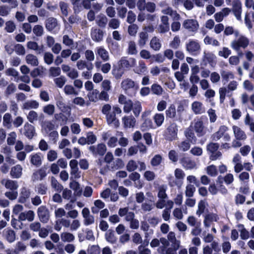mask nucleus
<instances>
[{"mask_svg": "<svg viewBox=\"0 0 254 254\" xmlns=\"http://www.w3.org/2000/svg\"><path fill=\"white\" fill-rule=\"evenodd\" d=\"M102 112L106 116L107 122L109 125H113L115 127H119L120 122L116 117V114L122 113V111L120 107L114 106L112 110L110 105L105 104L102 107Z\"/></svg>", "mask_w": 254, "mask_h": 254, "instance_id": "f257e3e1", "label": "nucleus"}, {"mask_svg": "<svg viewBox=\"0 0 254 254\" xmlns=\"http://www.w3.org/2000/svg\"><path fill=\"white\" fill-rule=\"evenodd\" d=\"M235 34L238 38L231 42L230 46L234 50L239 54L241 49H245L248 47L250 40L244 35H239L238 31H235Z\"/></svg>", "mask_w": 254, "mask_h": 254, "instance_id": "f03ea898", "label": "nucleus"}, {"mask_svg": "<svg viewBox=\"0 0 254 254\" xmlns=\"http://www.w3.org/2000/svg\"><path fill=\"white\" fill-rule=\"evenodd\" d=\"M121 87L125 93L129 96H134L139 88L138 85L129 78L122 80Z\"/></svg>", "mask_w": 254, "mask_h": 254, "instance_id": "7ed1b4c3", "label": "nucleus"}, {"mask_svg": "<svg viewBox=\"0 0 254 254\" xmlns=\"http://www.w3.org/2000/svg\"><path fill=\"white\" fill-rule=\"evenodd\" d=\"M175 178L172 176L168 177V181L171 186H177L179 188L182 187L185 177L184 171L180 169L177 168L174 171Z\"/></svg>", "mask_w": 254, "mask_h": 254, "instance_id": "20e7f679", "label": "nucleus"}, {"mask_svg": "<svg viewBox=\"0 0 254 254\" xmlns=\"http://www.w3.org/2000/svg\"><path fill=\"white\" fill-rule=\"evenodd\" d=\"M182 27L191 35H194L197 32L199 25L196 19L189 18L184 20Z\"/></svg>", "mask_w": 254, "mask_h": 254, "instance_id": "39448f33", "label": "nucleus"}, {"mask_svg": "<svg viewBox=\"0 0 254 254\" xmlns=\"http://www.w3.org/2000/svg\"><path fill=\"white\" fill-rule=\"evenodd\" d=\"M228 130V127L227 126L225 125L220 126L218 130L212 134V140L217 141L223 137L224 141H229L231 139V136L230 134L227 133Z\"/></svg>", "mask_w": 254, "mask_h": 254, "instance_id": "423d86ee", "label": "nucleus"}, {"mask_svg": "<svg viewBox=\"0 0 254 254\" xmlns=\"http://www.w3.org/2000/svg\"><path fill=\"white\" fill-rule=\"evenodd\" d=\"M186 49L190 54L196 56L200 53L201 47L197 40L190 39L186 43Z\"/></svg>", "mask_w": 254, "mask_h": 254, "instance_id": "0eeeda50", "label": "nucleus"}, {"mask_svg": "<svg viewBox=\"0 0 254 254\" xmlns=\"http://www.w3.org/2000/svg\"><path fill=\"white\" fill-rule=\"evenodd\" d=\"M127 170L129 172L135 171L139 168V171H142L145 170L146 165L144 162L140 161H135L133 160H129L127 164Z\"/></svg>", "mask_w": 254, "mask_h": 254, "instance_id": "6e6552de", "label": "nucleus"}, {"mask_svg": "<svg viewBox=\"0 0 254 254\" xmlns=\"http://www.w3.org/2000/svg\"><path fill=\"white\" fill-rule=\"evenodd\" d=\"M118 102L120 104L124 105L123 110L125 113H128L131 111L133 103L126 96L123 94L120 95Z\"/></svg>", "mask_w": 254, "mask_h": 254, "instance_id": "1a4fd4ad", "label": "nucleus"}, {"mask_svg": "<svg viewBox=\"0 0 254 254\" xmlns=\"http://www.w3.org/2000/svg\"><path fill=\"white\" fill-rule=\"evenodd\" d=\"M102 137L103 140H108L107 144L109 147L113 148L116 146L118 141V138L116 136H112L110 131L103 132Z\"/></svg>", "mask_w": 254, "mask_h": 254, "instance_id": "9d476101", "label": "nucleus"}, {"mask_svg": "<svg viewBox=\"0 0 254 254\" xmlns=\"http://www.w3.org/2000/svg\"><path fill=\"white\" fill-rule=\"evenodd\" d=\"M178 127L176 124H171L167 129L166 132V139L172 141L177 138Z\"/></svg>", "mask_w": 254, "mask_h": 254, "instance_id": "9b49d317", "label": "nucleus"}, {"mask_svg": "<svg viewBox=\"0 0 254 254\" xmlns=\"http://www.w3.org/2000/svg\"><path fill=\"white\" fill-rule=\"evenodd\" d=\"M136 64V61L134 58H130L127 59L126 57H122L119 62V65L120 68H130L134 67Z\"/></svg>", "mask_w": 254, "mask_h": 254, "instance_id": "f8f14e48", "label": "nucleus"}, {"mask_svg": "<svg viewBox=\"0 0 254 254\" xmlns=\"http://www.w3.org/2000/svg\"><path fill=\"white\" fill-rule=\"evenodd\" d=\"M233 135L237 140L245 141L247 138L245 132L239 127L234 125L232 127Z\"/></svg>", "mask_w": 254, "mask_h": 254, "instance_id": "ddd939ff", "label": "nucleus"}, {"mask_svg": "<svg viewBox=\"0 0 254 254\" xmlns=\"http://www.w3.org/2000/svg\"><path fill=\"white\" fill-rule=\"evenodd\" d=\"M232 11L238 20H241L242 3L239 0H235L232 2Z\"/></svg>", "mask_w": 254, "mask_h": 254, "instance_id": "4468645a", "label": "nucleus"}, {"mask_svg": "<svg viewBox=\"0 0 254 254\" xmlns=\"http://www.w3.org/2000/svg\"><path fill=\"white\" fill-rule=\"evenodd\" d=\"M89 149L94 155H103L106 151L107 148L105 144L100 143L97 146H90Z\"/></svg>", "mask_w": 254, "mask_h": 254, "instance_id": "2eb2a0df", "label": "nucleus"}, {"mask_svg": "<svg viewBox=\"0 0 254 254\" xmlns=\"http://www.w3.org/2000/svg\"><path fill=\"white\" fill-rule=\"evenodd\" d=\"M38 215L40 221L43 223H47L50 217L48 210L46 207L41 206L38 209Z\"/></svg>", "mask_w": 254, "mask_h": 254, "instance_id": "dca6fc26", "label": "nucleus"}, {"mask_svg": "<svg viewBox=\"0 0 254 254\" xmlns=\"http://www.w3.org/2000/svg\"><path fill=\"white\" fill-rule=\"evenodd\" d=\"M122 122L126 128H133L136 123V119L132 116H125L122 118Z\"/></svg>", "mask_w": 254, "mask_h": 254, "instance_id": "f3484780", "label": "nucleus"}, {"mask_svg": "<svg viewBox=\"0 0 254 254\" xmlns=\"http://www.w3.org/2000/svg\"><path fill=\"white\" fill-rule=\"evenodd\" d=\"M169 18L168 16L163 15L161 17V24L158 27V31L160 33H163L168 32L170 29L169 24L168 22Z\"/></svg>", "mask_w": 254, "mask_h": 254, "instance_id": "a211bd4d", "label": "nucleus"}, {"mask_svg": "<svg viewBox=\"0 0 254 254\" xmlns=\"http://www.w3.org/2000/svg\"><path fill=\"white\" fill-rule=\"evenodd\" d=\"M35 218V213L32 210H28L21 212L18 216L19 220L21 221H24L27 220L31 222L34 220Z\"/></svg>", "mask_w": 254, "mask_h": 254, "instance_id": "6ab92c4d", "label": "nucleus"}, {"mask_svg": "<svg viewBox=\"0 0 254 254\" xmlns=\"http://www.w3.org/2000/svg\"><path fill=\"white\" fill-rule=\"evenodd\" d=\"M181 164L186 170H191L196 168L195 162L188 157L183 158L181 160Z\"/></svg>", "mask_w": 254, "mask_h": 254, "instance_id": "aec40b11", "label": "nucleus"}, {"mask_svg": "<svg viewBox=\"0 0 254 254\" xmlns=\"http://www.w3.org/2000/svg\"><path fill=\"white\" fill-rule=\"evenodd\" d=\"M104 33L102 30L97 28H92L91 30V37L95 42H100L103 40Z\"/></svg>", "mask_w": 254, "mask_h": 254, "instance_id": "412c9836", "label": "nucleus"}, {"mask_svg": "<svg viewBox=\"0 0 254 254\" xmlns=\"http://www.w3.org/2000/svg\"><path fill=\"white\" fill-rule=\"evenodd\" d=\"M97 55L104 62H107L110 59L109 52L103 47H98L96 48Z\"/></svg>", "mask_w": 254, "mask_h": 254, "instance_id": "4be33fe9", "label": "nucleus"}, {"mask_svg": "<svg viewBox=\"0 0 254 254\" xmlns=\"http://www.w3.org/2000/svg\"><path fill=\"white\" fill-rule=\"evenodd\" d=\"M191 108L195 114H201L205 112V108L199 101H194L191 105Z\"/></svg>", "mask_w": 254, "mask_h": 254, "instance_id": "5701e85b", "label": "nucleus"}, {"mask_svg": "<svg viewBox=\"0 0 254 254\" xmlns=\"http://www.w3.org/2000/svg\"><path fill=\"white\" fill-rule=\"evenodd\" d=\"M23 133L28 138H32L35 134L34 127L26 123L23 128Z\"/></svg>", "mask_w": 254, "mask_h": 254, "instance_id": "b1692460", "label": "nucleus"}, {"mask_svg": "<svg viewBox=\"0 0 254 254\" xmlns=\"http://www.w3.org/2000/svg\"><path fill=\"white\" fill-rule=\"evenodd\" d=\"M47 175L45 169L41 168L34 172L31 177V180L33 182H36L39 180H42Z\"/></svg>", "mask_w": 254, "mask_h": 254, "instance_id": "393cba45", "label": "nucleus"}, {"mask_svg": "<svg viewBox=\"0 0 254 254\" xmlns=\"http://www.w3.org/2000/svg\"><path fill=\"white\" fill-rule=\"evenodd\" d=\"M22 170L23 168L20 165H16L11 168L10 174L13 178H19L22 175Z\"/></svg>", "mask_w": 254, "mask_h": 254, "instance_id": "a878e982", "label": "nucleus"}, {"mask_svg": "<svg viewBox=\"0 0 254 254\" xmlns=\"http://www.w3.org/2000/svg\"><path fill=\"white\" fill-rule=\"evenodd\" d=\"M230 12L231 9L226 7L224 8L221 11L217 12L214 16L216 21L217 22H221L224 17L228 16Z\"/></svg>", "mask_w": 254, "mask_h": 254, "instance_id": "bb28decb", "label": "nucleus"}, {"mask_svg": "<svg viewBox=\"0 0 254 254\" xmlns=\"http://www.w3.org/2000/svg\"><path fill=\"white\" fill-rule=\"evenodd\" d=\"M1 183L7 189H10L11 190H16L18 188L17 182L15 181L8 179H3L1 181Z\"/></svg>", "mask_w": 254, "mask_h": 254, "instance_id": "cd10ccee", "label": "nucleus"}, {"mask_svg": "<svg viewBox=\"0 0 254 254\" xmlns=\"http://www.w3.org/2000/svg\"><path fill=\"white\" fill-rule=\"evenodd\" d=\"M30 195V191L29 189L25 187L21 188L20 192V196L18 201L21 203H24Z\"/></svg>", "mask_w": 254, "mask_h": 254, "instance_id": "c85d7f7f", "label": "nucleus"}, {"mask_svg": "<svg viewBox=\"0 0 254 254\" xmlns=\"http://www.w3.org/2000/svg\"><path fill=\"white\" fill-rule=\"evenodd\" d=\"M162 13L164 14L169 15L173 19L178 20L180 18V15L176 11L172 9V8L168 7L162 10Z\"/></svg>", "mask_w": 254, "mask_h": 254, "instance_id": "c756f323", "label": "nucleus"}, {"mask_svg": "<svg viewBox=\"0 0 254 254\" xmlns=\"http://www.w3.org/2000/svg\"><path fill=\"white\" fill-rule=\"evenodd\" d=\"M76 66L79 70H83L86 68L88 70L91 71L93 68V65L92 63H87L83 60L78 61L76 63Z\"/></svg>", "mask_w": 254, "mask_h": 254, "instance_id": "7c9ffc66", "label": "nucleus"}, {"mask_svg": "<svg viewBox=\"0 0 254 254\" xmlns=\"http://www.w3.org/2000/svg\"><path fill=\"white\" fill-rule=\"evenodd\" d=\"M30 162L32 164L37 167L42 164V157L40 154L35 153L30 156Z\"/></svg>", "mask_w": 254, "mask_h": 254, "instance_id": "2f4dec72", "label": "nucleus"}, {"mask_svg": "<svg viewBox=\"0 0 254 254\" xmlns=\"http://www.w3.org/2000/svg\"><path fill=\"white\" fill-rule=\"evenodd\" d=\"M194 129L199 136H202L204 134V126L202 121L198 120L194 123Z\"/></svg>", "mask_w": 254, "mask_h": 254, "instance_id": "473e14b6", "label": "nucleus"}, {"mask_svg": "<svg viewBox=\"0 0 254 254\" xmlns=\"http://www.w3.org/2000/svg\"><path fill=\"white\" fill-rule=\"evenodd\" d=\"M106 240L111 244H116L117 242V237L114 232L109 230L106 232L105 235Z\"/></svg>", "mask_w": 254, "mask_h": 254, "instance_id": "72a5a7b5", "label": "nucleus"}, {"mask_svg": "<svg viewBox=\"0 0 254 254\" xmlns=\"http://www.w3.org/2000/svg\"><path fill=\"white\" fill-rule=\"evenodd\" d=\"M39 106V103L35 100H29L25 102L22 105V109L29 110L31 109H37Z\"/></svg>", "mask_w": 254, "mask_h": 254, "instance_id": "f704fd0d", "label": "nucleus"}, {"mask_svg": "<svg viewBox=\"0 0 254 254\" xmlns=\"http://www.w3.org/2000/svg\"><path fill=\"white\" fill-rule=\"evenodd\" d=\"M5 238L9 242H13L15 239V235L14 232L9 229H5L3 232Z\"/></svg>", "mask_w": 254, "mask_h": 254, "instance_id": "c9c22d12", "label": "nucleus"}, {"mask_svg": "<svg viewBox=\"0 0 254 254\" xmlns=\"http://www.w3.org/2000/svg\"><path fill=\"white\" fill-rule=\"evenodd\" d=\"M147 66L145 63L142 61H140L138 62V66L133 68V71L137 74H141L147 71Z\"/></svg>", "mask_w": 254, "mask_h": 254, "instance_id": "e433bc0d", "label": "nucleus"}, {"mask_svg": "<svg viewBox=\"0 0 254 254\" xmlns=\"http://www.w3.org/2000/svg\"><path fill=\"white\" fill-rule=\"evenodd\" d=\"M27 47L28 49L35 51L39 54L43 52V46L40 47L36 42L29 41L27 42Z\"/></svg>", "mask_w": 254, "mask_h": 254, "instance_id": "4c0bfd02", "label": "nucleus"}, {"mask_svg": "<svg viewBox=\"0 0 254 254\" xmlns=\"http://www.w3.org/2000/svg\"><path fill=\"white\" fill-rule=\"evenodd\" d=\"M150 47L154 51H159L161 48V43L160 40L156 37L152 38L150 42Z\"/></svg>", "mask_w": 254, "mask_h": 254, "instance_id": "58836bf2", "label": "nucleus"}, {"mask_svg": "<svg viewBox=\"0 0 254 254\" xmlns=\"http://www.w3.org/2000/svg\"><path fill=\"white\" fill-rule=\"evenodd\" d=\"M97 24L100 27H105L107 22L108 19L107 17L103 14H100L97 16L96 19Z\"/></svg>", "mask_w": 254, "mask_h": 254, "instance_id": "ea45409f", "label": "nucleus"}, {"mask_svg": "<svg viewBox=\"0 0 254 254\" xmlns=\"http://www.w3.org/2000/svg\"><path fill=\"white\" fill-rule=\"evenodd\" d=\"M61 239L63 242H71L74 241V235L69 232H63L61 234Z\"/></svg>", "mask_w": 254, "mask_h": 254, "instance_id": "a19ab883", "label": "nucleus"}, {"mask_svg": "<svg viewBox=\"0 0 254 254\" xmlns=\"http://www.w3.org/2000/svg\"><path fill=\"white\" fill-rule=\"evenodd\" d=\"M27 64L32 66H37L38 64V60L36 56L32 54H28L25 58Z\"/></svg>", "mask_w": 254, "mask_h": 254, "instance_id": "79ce46f5", "label": "nucleus"}, {"mask_svg": "<svg viewBox=\"0 0 254 254\" xmlns=\"http://www.w3.org/2000/svg\"><path fill=\"white\" fill-rule=\"evenodd\" d=\"M127 53L129 55H136L137 53L136 45L135 42L130 41L128 43Z\"/></svg>", "mask_w": 254, "mask_h": 254, "instance_id": "37998d69", "label": "nucleus"}, {"mask_svg": "<svg viewBox=\"0 0 254 254\" xmlns=\"http://www.w3.org/2000/svg\"><path fill=\"white\" fill-rule=\"evenodd\" d=\"M164 119V115L161 113L155 114L153 117L154 121L158 127H160L163 124Z\"/></svg>", "mask_w": 254, "mask_h": 254, "instance_id": "c03bdc74", "label": "nucleus"}, {"mask_svg": "<svg viewBox=\"0 0 254 254\" xmlns=\"http://www.w3.org/2000/svg\"><path fill=\"white\" fill-rule=\"evenodd\" d=\"M186 137L190 142L192 143H194L196 141V137L195 135L190 128H188L186 129L185 132Z\"/></svg>", "mask_w": 254, "mask_h": 254, "instance_id": "a18cd8bd", "label": "nucleus"}, {"mask_svg": "<svg viewBox=\"0 0 254 254\" xmlns=\"http://www.w3.org/2000/svg\"><path fill=\"white\" fill-rule=\"evenodd\" d=\"M64 93L67 95H77L78 92L71 85H66L64 89Z\"/></svg>", "mask_w": 254, "mask_h": 254, "instance_id": "49530a36", "label": "nucleus"}, {"mask_svg": "<svg viewBox=\"0 0 254 254\" xmlns=\"http://www.w3.org/2000/svg\"><path fill=\"white\" fill-rule=\"evenodd\" d=\"M131 110H132L135 117H138L142 110V107L140 102L139 101H135L133 103Z\"/></svg>", "mask_w": 254, "mask_h": 254, "instance_id": "de8ad7c7", "label": "nucleus"}, {"mask_svg": "<svg viewBox=\"0 0 254 254\" xmlns=\"http://www.w3.org/2000/svg\"><path fill=\"white\" fill-rule=\"evenodd\" d=\"M17 134L14 131L9 133L7 137V143L8 145H13L16 142Z\"/></svg>", "mask_w": 254, "mask_h": 254, "instance_id": "09e8293b", "label": "nucleus"}, {"mask_svg": "<svg viewBox=\"0 0 254 254\" xmlns=\"http://www.w3.org/2000/svg\"><path fill=\"white\" fill-rule=\"evenodd\" d=\"M148 39V34L147 32H141L139 34V39L138 43L140 47L144 46Z\"/></svg>", "mask_w": 254, "mask_h": 254, "instance_id": "8fccbe9b", "label": "nucleus"}, {"mask_svg": "<svg viewBox=\"0 0 254 254\" xmlns=\"http://www.w3.org/2000/svg\"><path fill=\"white\" fill-rule=\"evenodd\" d=\"M207 203L204 200H200L198 203V209L196 210V214L198 216H200L204 212L206 208Z\"/></svg>", "mask_w": 254, "mask_h": 254, "instance_id": "3c124183", "label": "nucleus"}, {"mask_svg": "<svg viewBox=\"0 0 254 254\" xmlns=\"http://www.w3.org/2000/svg\"><path fill=\"white\" fill-rule=\"evenodd\" d=\"M57 25V22L54 18H49L46 22V27L49 31L53 30Z\"/></svg>", "mask_w": 254, "mask_h": 254, "instance_id": "603ef678", "label": "nucleus"}, {"mask_svg": "<svg viewBox=\"0 0 254 254\" xmlns=\"http://www.w3.org/2000/svg\"><path fill=\"white\" fill-rule=\"evenodd\" d=\"M195 191V188L193 184H187L186 187L185 194L187 197H192Z\"/></svg>", "mask_w": 254, "mask_h": 254, "instance_id": "864d4df0", "label": "nucleus"}, {"mask_svg": "<svg viewBox=\"0 0 254 254\" xmlns=\"http://www.w3.org/2000/svg\"><path fill=\"white\" fill-rule=\"evenodd\" d=\"M54 83L56 85L60 88H62L63 87L64 85L65 84L66 79V78L64 76H61L59 77L55 78L54 79Z\"/></svg>", "mask_w": 254, "mask_h": 254, "instance_id": "5fc2aeb1", "label": "nucleus"}, {"mask_svg": "<svg viewBox=\"0 0 254 254\" xmlns=\"http://www.w3.org/2000/svg\"><path fill=\"white\" fill-rule=\"evenodd\" d=\"M176 110L175 105H171L166 111V117L170 118H174L176 116Z\"/></svg>", "mask_w": 254, "mask_h": 254, "instance_id": "6e6d98bb", "label": "nucleus"}, {"mask_svg": "<svg viewBox=\"0 0 254 254\" xmlns=\"http://www.w3.org/2000/svg\"><path fill=\"white\" fill-rule=\"evenodd\" d=\"M222 77L223 79V81H224V84H225L230 79H232L234 78V75L232 72L228 71H224L221 73Z\"/></svg>", "mask_w": 254, "mask_h": 254, "instance_id": "4d7b16f0", "label": "nucleus"}, {"mask_svg": "<svg viewBox=\"0 0 254 254\" xmlns=\"http://www.w3.org/2000/svg\"><path fill=\"white\" fill-rule=\"evenodd\" d=\"M143 123L141 126V128L142 130H146L152 128V123L150 119H142Z\"/></svg>", "mask_w": 254, "mask_h": 254, "instance_id": "13d9d810", "label": "nucleus"}, {"mask_svg": "<svg viewBox=\"0 0 254 254\" xmlns=\"http://www.w3.org/2000/svg\"><path fill=\"white\" fill-rule=\"evenodd\" d=\"M204 43L206 45H212L214 46H219V42L215 39L206 36L204 39Z\"/></svg>", "mask_w": 254, "mask_h": 254, "instance_id": "bf43d9fd", "label": "nucleus"}, {"mask_svg": "<svg viewBox=\"0 0 254 254\" xmlns=\"http://www.w3.org/2000/svg\"><path fill=\"white\" fill-rule=\"evenodd\" d=\"M151 90L154 94L157 95H161L163 91L162 87L158 84H152L151 86Z\"/></svg>", "mask_w": 254, "mask_h": 254, "instance_id": "052dcab7", "label": "nucleus"}, {"mask_svg": "<svg viewBox=\"0 0 254 254\" xmlns=\"http://www.w3.org/2000/svg\"><path fill=\"white\" fill-rule=\"evenodd\" d=\"M203 54V61L209 63H213L216 59L215 56L211 53L204 52Z\"/></svg>", "mask_w": 254, "mask_h": 254, "instance_id": "680f3d73", "label": "nucleus"}, {"mask_svg": "<svg viewBox=\"0 0 254 254\" xmlns=\"http://www.w3.org/2000/svg\"><path fill=\"white\" fill-rule=\"evenodd\" d=\"M187 222L189 225L191 227L201 225L200 221H197V219L193 216H189Z\"/></svg>", "mask_w": 254, "mask_h": 254, "instance_id": "e2e57ef3", "label": "nucleus"}, {"mask_svg": "<svg viewBox=\"0 0 254 254\" xmlns=\"http://www.w3.org/2000/svg\"><path fill=\"white\" fill-rule=\"evenodd\" d=\"M206 171L208 175L215 177L217 175V170L215 166L213 165H210L206 168Z\"/></svg>", "mask_w": 254, "mask_h": 254, "instance_id": "0e129e2a", "label": "nucleus"}, {"mask_svg": "<svg viewBox=\"0 0 254 254\" xmlns=\"http://www.w3.org/2000/svg\"><path fill=\"white\" fill-rule=\"evenodd\" d=\"M231 54V50L227 47L222 48L219 52L218 55L225 59L227 58Z\"/></svg>", "mask_w": 254, "mask_h": 254, "instance_id": "69168bd1", "label": "nucleus"}, {"mask_svg": "<svg viewBox=\"0 0 254 254\" xmlns=\"http://www.w3.org/2000/svg\"><path fill=\"white\" fill-rule=\"evenodd\" d=\"M120 21L116 18H112L109 22V27L113 29H118L120 26Z\"/></svg>", "mask_w": 254, "mask_h": 254, "instance_id": "338daca9", "label": "nucleus"}, {"mask_svg": "<svg viewBox=\"0 0 254 254\" xmlns=\"http://www.w3.org/2000/svg\"><path fill=\"white\" fill-rule=\"evenodd\" d=\"M181 40L179 36L174 37L173 40L170 43V47L174 49H177L180 45Z\"/></svg>", "mask_w": 254, "mask_h": 254, "instance_id": "774afa93", "label": "nucleus"}]
</instances>
